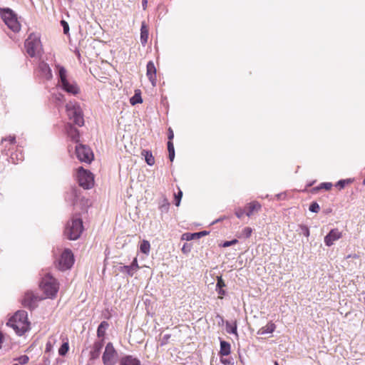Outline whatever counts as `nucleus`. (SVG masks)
<instances>
[{
    "label": "nucleus",
    "instance_id": "obj_1",
    "mask_svg": "<svg viewBox=\"0 0 365 365\" xmlns=\"http://www.w3.org/2000/svg\"><path fill=\"white\" fill-rule=\"evenodd\" d=\"M6 324L10 326L18 335H23L29 329L27 312L25 311L16 312Z\"/></svg>",
    "mask_w": 365,
    "mask_h": 365
},
{
    "label": "nucleus",
    "instance_id": "obj_2",
    "mask_svg": "<svg viewBox=\"0 0 365 365\" xmlns=\"http://www.w3.org/2000/svg\"><path fill=\"white\" fill-rule=\"evenodd\" d=\"M40 288L47 298H53L59 289L57 280L50 274H46L41 279Z\"/></svg>",
    "mask_w": 365,
    "mask_h": 365
},
{
    "label": "nucleus",
    "instance_id": "obj_3",
    "mask_svg": "<svg viewBox=\"0 0 365 365\" xmlns=\"http://www.w3.org/2000/svg\"><path fill=\"white\" fill-rule=\"evenodd\" d=\"M83 230V221L81 218L73 217L66 224L64 234L68 240L78 239Z\"/></svg>",
    "mask_w": 365,
    "mask_h": 365
},
{
    "label": "nucleus",
    "instance_id": "obj_4",
    "mask_svg": "<svg viewBox=\"0 0 365 365\" xmlns=\"http://www.w3.org/2000/svg\"><path fill=\"white\" fill-rule=\"evenodd\" d=\"M67 115L70 120L78 125L83 126L84 124V119L83 111L80 105L77 102H69L66 105Z\"/></svg>",
    "mask_w": 365,
    "mask_h": 365
},
{
    "label": "nucleus",
    "instance_id": "obj_5",
    "mask_svg": "<svg viewBox=\"0 0 365 365\" xmlns=\"http://www.w3.org/2000/svg\"><path fill=\"white\" fill-rule=\"evenodd\" d=\"M58 75L60 78V86L62 89L72 95H76L79 93V88L76 83L67 78V72L63 67L58 66Z\"/></svg>",
    "mask_w": 365,
    "mask_h": 365
},
{
    "label": "nucleus",
    "instance_id": "obj_6",
    "mask_svg": "<svg viewBox=\"0 0 365 365\" xmlns=\"http://www.w3.org/2000/svg\"><path fill=\"white\" fill-rule=\"evenodd\" d=\"M0 15L5 24L13 31L17 32L21 29L16 14L9 8L0 9Z\"/></svg>",
    "mask_w": 365,
    "mask_h": 365
},
{
    "label": "nucleus",
    "instance_id": "obj_7",
    "mask_svg": "<svg viewBox=\"0 0 365 365\" xmlns=\"http://www.w3.org/2000/svg\"><path fill=\"white\" fill-rule=\"evenodd\" d=\"M118 354L112 343L106 344L102 356V361L104 365H115L118 361Z\"/></svg>",
    "mask_w": 365,
    "mask_h": 365
},
{
    "label": "nucleus",
    "instance_id": "obj_8",
    "mask_svg": "<svg viewBox=\"0 0 365 365\" xmlns=\"http://www.w3.org/2000/svg\"><path fill=\"white\" fill-rule=\"evenodd\" d=\"M77 177L80 186L83 188L90 189L93 186L94 178L90 171L79 168Z\"/></svg>",
    "mask_w": 365,
    "mask_h": 365
},
{
    "label": "nucleus",
    "instance_id": "obj_9",
    "mask_svg": "<svg viewBox=\"0 0 365 365\" xmlns=\"http://www.w3.org/2000/svg\"><path fill=\"white\" fill-rule=\"evenodd\" d=\"M74 262V257L72 252L66 249L61 254L60 259L57 263V267L58 269L64 271L70 269Z\"/></svg>",
    "mask_w": 365,
    "mask_h": 365
},
{
    "label": "nucleus",
    "instance_id": "obj_10",
    "mask_svg": "<svg viewBox=\"0 0 365 365\" xmlns=\"http://www.w3.org/2000/svg\"><path fill=\"white\" fill-rule=\"evenodd\" d=\"M41 46L39 38L34 34L29 35L25 42V47L28 54L33 57L38 53Z\"/></svg>",
    "mask_w": 365,
    "mask_h": 365
},
{
    "label": "nucleus",
    "instance_id": "obj_11",
    "mask_svg": "<svg viewBox=\"0 0 365 365\" xmlns=\"http://www.w3.org/2000/svg\"><path fill=\"white\" fill-rule=\"evenodd\" d=\"M77 158L81 162L90 163L93 159V154L91 150L86 145H78L76 147Z\"/></svg>",
    "mask_w": 365,
    "mask_h": 365
},
{
    "label": "nucleus",
    "instance_id": "obj_12",
    "mask_svg": "<svg viewBox=\"0 0 365 365\" xmlns=\"http://www.w3.org/2000/svg\"><path fill=\"white\" fill-rule=\"evenodd\" d=\"M342 237V233L338 229H332L324 237V243L327 246L330 247L334 245V242Z\"/></svg>",
    "mask_w": 365,
    "mask_h": 365
},
{
    "label": "nucleus",
    "instance_id": "obj_13",
    "mask_svg": "<svg viewBox=\"0 0 365 365\" xmlns=\"http://www.w3.org/2000/svg\"><path fill=\"white\" fill-rule=\"evenodd\" d=\"M146 75L151 82L153 86L156 85V68L153 61H149L147 64Z\"/></svg>",
    "mask_w": 365,
    "mask_h": 365
},
{
    "label": "nucleus",
    "instance_id": "obj_14",
    "mask_svg": "<svg viewBox=\"0 0 365 365\" xmlns=\"http://www.w3.org/2000/svg\"><path fill=\"white\" fill-rule=\"evenodd\" d=\"M37 300L38 297L34 296L32 292H28L25 294L23 304L25 307L33 308L35 307Z\"/></svg>",
    "mask_w": 365,
    "mask_h": 365
},
{
    "label": "nucleus",
    "instance_id": "obj_15",
    "mask_svg": "<svg viewBox=\"0 0 365 365\" xmlns=\"http://www.w3.org/2000/svg\"><path fill=\"white\" fill-rule=\"evenodd\" d=\"M120 365H141L138 359L130 355L122 357L119 361Z\"/></svg>",
    "mask_w": 365,
    "mask_h": 365
},
{
    "label": "nucleus",
    "instance_id": "obj_16",
    "mask_svg": "<svg viewBox=\"0 0 365 365\" xmlns=\"http://www.w3.org/2000/svg\"><path fill=\"white\" fill-rule=\"evenodd\" d=\"M38 68L43 77L48 80L52 78L51 70L47 63L41 62L39 63Z\"/></svg>",
    "mask_w": 365,
    "mask_h": 365
},
{
    "label": "nucleus",
    "instance_id": "obj_17",
    "mask_svg": "<svg viewBox=\"0 0 365 365\" xmlns=\"http://www.w3.org/2000/svg\"><path fill=\"white\" fill-rule=\"evenodd\" d=\"M261 208L259 202L254 201L247 205L246 209L247 210L246 215L248 217L252 216L255 212H258Z\"/></svg>",
    "mask_w": 365,
    "mask_h": 365
},
{
    "label": "nucleus",
    "instance_id": "obj_18",
    "mask_svg": "<svg viewBox=\"0 0 365 365\" xmlns=\"http://www.w3.org/2000/svg\"><path fill=\"white\" fill-rule=\"evenodd\" d=\"M138 264L137 258H134L132 264L130 266H124L123 271L126 272L129 275L133 276L134 272L138 269Z\"/></svg>",
    "mask_w": 365,
    "mask_h": 365
},
{
    "label": "nucleus",
    "instance_id": "obj_19",
    "mask_svg": "<svg viewBox=\"0 0 365 365\" xmlns=\"http://www.w3.org/2000/svg\"><path fill=\"white\" fill-rule=\"evenodd\" d=\"M148 39V29L145 25V24L143 22L141 25L140 29V42L141 43L145 46Z\"/></svg>",
    "mask_w": 365,
    "mask_h": 365
},
{
    "label": "nucleus",
    "instance_id": "obj_20",
    "mask_svg": "<svg viewBox=\"0 0 365 365\" xmlns=\"http://www.w3.org/2000/svg\"><path fill=\"white\" fill-rule=\"evenodd\" d=\"M276 328V326L272 322L267 323L264 327H262L259 331V334H271L272 333Z\"/></svg>",
    "mask_w": 365,
    "mask_h": 365
},
{
    "label": "nucleus",
    "instance_id": "obj_21",
    "mask_svg": "<svg viewBox=\"0 0 365 365\" xmlns=\"http://www.w3.org/2000/svg\"><path fill=\"white\" fill-rule=\"evenodd\" d=\"M103 346V340L97 341L94 343L93 346V351L91 352L92 357H98L100 354L101 350Z\"/></svg>",
    "mask_w": 365,
    "mask_h": 365
},
{
    "label": "nucleus",
    "instance_id": "obj_22",
    "mask_svg": "<svg viewBox=\"0 0 365 365\" xmlns=\"http://www.w3.org/2000/svg\"><path fill=\"white\" fill-rule=\"evenodd\" d=\"M141 155L145 158V160L148 165L151 166L155 164V158L150 151L143 150Z\"/></svg>",
    "mask_w": 365,
    "mask_h": 365
},
{
    "label": "nucleus",
    "instance_id": "obj_23",
    "mask_svg": "<svg viewBox=\"0 0 365 365\" xmlns=\"http://www.w3.org/2000/svg\"><path fill=\"white\" fill-rule=\"evenodd\" d=\"M67 133L72 138V140L77 141L78 138V130L71 124L67 126Z\"/></svg>",
    "mask_w": 365,
    "mask_h": 365
},
{
    "label": "nucleus",
    "instance_id": "obj_24",
    "mask_svg": "<svg viewBox=\"0 0 365 365\" xmlns=\"http://www.w3.org/2000/svg\"><path fill=\"white\" fill-rule=\"evenodd\" d=\"M220 353L222 356L229 355L230 353V344L227 341H221Z\"/></svg>",
    "mask_w": 365,
    "mask_h": 365
},
{
    "label": "nucleus",
    "instance_id": "obj_25",
    "mask_svg": "<svg viewBox=\"0 0 365 365\" xmlns=\"http://www.w3.org/2000/svg\"><path fill=\"white\" fill-rule=\"evenodd\" d=\"M217 285H216V291L217 292V293L220 295L223 296L225 294V291L224 289H222V287H225V282L222 279L221 276H218L217 277Z\"/></svg>",
    "mask_w": 365,
    "mask_h": 365
},
{
    "label": "nucleus",
    "instance_id": "obj_26",
    "mask_svg": "<svg viewBox=\"0 0 365 365\" xmlns=\"http://www.w3.org/2000/svg\"><path fill=\"white\" fill-rule=\"evenodd\" d=\"M140 251L146 255H148L150 250V245L148 240H143L140 245Z\"/></svg>",
    "mask_w": 365,
    "mask_h": 365
},
{
    "label": "nucleus",
    "instance_id": "obj_27",
    "mask_svg": "<svg viewBox=\"0 0 365 365\" xmlns=\"http://www.w3.org/2000/svg\"><path fill=\"white\" fill-rule=\"evenodd\" d=\"M108 323L105 321L102 322L98 327V330H97L98 336V337L103 336L105 334L106 330L108 329Z\"/></svg>",
    "mask_w": 365,
    "mask_h": 365
},
{
    "label": "nucleus",
    "instance_id": "obj_28",
    "mask_svg": "<svg viewBox=\"0 0 365 365\" xmlns=\"http://www.w3.org/2000/svg\"><path fill=\"white\" fill-rule=\"evenodd\" d=\"M226 331L229 334H235L237 336V323L234 322L233 323H230L228 322H226Z\"/></svg>",
    "mask_w": 365,
    "mask_h": 365
},
{
    "label": "nucleus",
    "instance_id": "obj_29",
    "mask_svg": "<svg viewBox=\"0 0 365 365\" xmlns=\"http://www.w3.org/2000/svg\"><path fill=\"white\" fill-rule=\"evenodd\" d=\"M142 102L143 99L140 92H135V95L130 99V103L133 106L137 103H141Z\"/></svg>",
    "mask_w": 365,
    "mask_h": 365
},
{
    "label": "nucleus",
    "instance_id": "obj_30",
    "mask_svg": "<svg viewBox=\"0 0 365 365\" xmlns=\"http://www.w3.org/2000/svg\"><path fill=\"white\" fill-rule=\"evenodd\" d=\"M168 150L169 153V158L170 161H173L175 158V150L173 144L171 141L168 142Z\"/></svg>",
    "mask_w": 365,
    "mask_h": 365
},
{
    "label": "nucleus",
    "instance_id": "obj_31",
    "mask_svg": "<svg viewBox=\"0 0 365 365\" xmlns=\"http://www.w3.org/2000/svg\"><path fill=\"white\" fill-rule=\"evenodd\" d=\"M68 349H69L68 343V342H65L59 348L58 354L61 356H65L66 354V353L68 352Z\"/></svg>",
    "mask_w": 365,
    "mask_h": 365
},
{
    "label": "nucleus",
    "instance_id": "obj_32",
    "mask_svg": "<svg viewBox=\"0 0 365 365\" xmlns=\"http://www.w3.org/2000/svg\"><path fill=\"white\" fill-rule=\"evenodd\" d=\"M252 232V229L251 227H246L242 231V235L244 237L248 238L251 236Z\"/></svg>",
    "mask_w": 365,
    "mask_h": 365
},
{
    "label": "nucleus",
    "instance_id": "obj_33",
    "mask_svg": "<svg viewBox=\"0 0 365 365\" xmlns=\"http://www.w3.org/2000/svg\"><path fill=\"white\" fill-rule=\"evenodd\" d=\"M55 344V340H51L49 339L46 344V349H45V352L46 353H48V352H51L53 349V344Z\"/></svg>",
    "mask_w": 365,
    "mask_h": 365
},
{
    "label": "nucleus",
    "instance_id": "obj_34",
    "mask_svg": "<svg viewBox=\"0 0 365 365\" xmlns=\"http://www.w3.org/2000/svg\"><path fill=\"white\" fill-rule=\"evenodd\" d=\"M205 235H207V232L205 231L190 234V237H187V240H193V239H195V238H199L201 236H204Z\"/></svg>",
    "mask_w": 365,
    "mask_h": 365
},
{
    "label": "nucleus",
    "instance_id": "obj_35",
    "mask_svg": "<svg viewBox=\"0 0 365 365\" xmlns=\"http://www.w3.org/2000/svg\"><path fill=\"white\" fill-rule=\"evenodd\" d=\"M320 210L319 205L317 202H312L309 206V210L312 212H318Z\"/></svg>",
    "mask_w": 365,
    "mask_h": 365
},
{
    "label": "nucleus",
    "instance_id": "obj_36",
    "mask_svg": "<svg viewBox=\"0 0 365 365\" xmlns=\"http://www.w3.org/2000/svg\"><path fill=\"white\" fill-rule=\"evenodd\" d=\"M17 360L19 361V364H26L28 363L29 359V356H27L26 355H23L19 357Z\"/></svg>",
    "mask_w": 365,
    "mask_h": 365
},
{
    "label": "nucleus",
    "instance_id": "obj_37",
    "mask_svg": "<svg viewBox=\"0 0 365 365\" xmlns=\"http://www.w3.org/2000/svg\"><path fill=\"white\" fill-rule=\"evenodd\" d=\"M301 230L302 231V233L304 236H306L307 237H308L310 235V232H309V228L305 226V225H302L301 226Z\"/></svg>",
    "mask_w": 365,
    "mask_h": 365
},
{
    "label": "nucleus",
    "instance_id": "obj_38",
    "mask_svg": "<svg viewBox=\"0 0 365 365\" xmlns=\"http://www.w3.org/2000/svg\"><path fill=\"white\" fill-rule=\"evenodd\" d=\"M245 214V210L242 208H237L235 210V215L238 218H241Z\"/></svg>",
    "mask_w": 365,
    "mask_h": 365
},
{
    "label": "nucleus",
    "instance_id": "obj_39",
    "mask_svg": "<svg viewBox=\"0 0 365 365\" xmlns=\"http://www.w3.org/2000/svg\"><path fill=\"white\" fill-rule=\"evenodd\" d=\"M182 193L181 191L178 192V195H175V205L179 206L180 203V200L182 197Z\"/></svg>",
    "mask_w": 365,
    "mask_h": 365
},
{
    "label": "nucleus",
    "instance_id": "obj_40",
    "mask_svg": "<svg viewBox=\"0 0 365 365\" xmlns=\"http://www.w3.org/2000/svg\"><path fill=\"white\" fill-rule=\"evenodd\" d=\"M237 240H233L232 241H227L223 244V247H227L229 246H231L232 245H235L237 242Z\"/></svg>",
    "mask_w": 365,
    "mask_h": 365
},
{
    "label": "nucleus",
    "instance_id": "obj_41",
    "mask_svg": "<svg viewBox=\"0 0 365 365\" xmlns=\"http://www.w3.org/2000/svg\"><path fill=\"white\" fill-rule=\"evenodd\" d=\"M331 187H332V184L331 182H325V183H322L321 185V187H324L326 190H329V189H331Z\"/></svg>",
    "mask_w": 365,
    "mask_h": 365
},
{
    "label": "nucleus",
    "instance_id": "obj_42",
    "mask_svg": "<svg viewBox=\"0 0 365 365\" xmlns=\"http://www.w3.org/2000/svg\"><path fill=\"white\" fill-rule=\"evenodd\" d=\"M61 24L63 26V31H64L65 34H66L68 31V30H69L68 25V24L65 21H62Z\"/></svg>",
    "mask_w": 365,
    "mask_h": 365
},
{
    "label": "nucleus",
    "instance_id": "obj_43",
    "mask_svg": "<svg viewBox=\"0 0 365 365\" xmlns=\"http://www.w3.org/2000/svg\"><path fill=\"white\" fill-rule=\"evenodd\" d=\"M4 140H5V141L8 140L10 142V143H14L16 141V139H15V137L9 136L7 138H5Z\"/></svg>",
    "mask_w": 365,
    "mask_h": 365
},
{
    "label": "nucleus",
    "instance_id": "obj_44",
    "mask_svg": "<svg viewBox=\"0 0 365 365\" xmlns=\"http://www.w3.org/2000/svg\"><path fill=\"white\" fill-rule=\"evenodd\" d=\"M346 180H339L338 182H337V185H339L341 188H343L345 185V183H346Z\"/></svg>",
    "mask_w": 365,
    "mask_h": 365
},
{
    "label": "nucleus",
    "instance_id": "obj_45",
    "mask_svg": "<svg viewBox=\"0 0 365 365\" xmlns=\"http://www.w3.org/2000/svg\"><path fill=\"white\" fill-rule=\"evenodd\" d=\"M174 137V134H173V130L170 128L169 129V135H168V139H169V141H171L173 140Z\"/></svg>",
    "mask_w": 365,
    "mask_h": 365
},
{
    "label": "nucleus",
    "instance_id": "obj_46",
    "mask_svg": "<svg viewBox=\"0 0 365 365\" xmlns=\"http://www.w3.org/2000/svg\"><path fill=\"white\" fill-rule=\"evenodd\" d=\"M147 4H148V0H143L142 5H143V9H146Z\"/></svg>",
    "mask_w": 365,
    "mask_h": 365
},
{
    "label": "nucleus",
    "instance_id": "obj_47",
    "mask_svg": "<svg viewBox=\"0 0 365 365\" xmlns=\"http://www.w3.org/2000/svg\"><path fill=\"white\" fill-rule=\"evenodd\" d=\"M19 160H23V156L21 155V158L19 159Z\"/></svg>",
    "mask_w": 365,
    "mask_h": 365
},
{
    "label": "nucleus",
    "instance_id": "obj_48",
    "mask_svg": "<svg viewBox=\"0 0 365 365\" xmlns=\"http://www.w3.org/2000/svg\"><path fill=\"white\" fill-rule=\"evenodd\" d=\"M274 365H279V364L277 361H275Z\"/></svg>",
    "mask_w": 365,
    "mask_h": 365
},
{
    "label": "nucleus",
    "instance_id": "obj_49",
    "mask_svg": "<svg viewBox=\"0 0 365 365\" xmlns=\"http://www.w3.org/2000/svg\"><path fill=\"white\" fill-rule=\"evenodd\" d=\"M363 184L365 185V178L364 179Z\"/></svg>",
    "mask_w": 365,
    "mask_h": 365
},
{
    "label": "nucleus",
    "instance_id": "obj_50",
    "mask_svg": "<svg viewBox=\"0 0 365 365\" xmlns=\"http://www.w3.org/2000/svg\"><path fill=\"white\" fill-rule=\"evenodd\" d=\"M11 158L14 159V154L11 155Z\"/></svg>",
    "mask_w": 365,
    "mask_h": 365
},
{
    "label": "nucleus",
    "instance_id": "obj_51",
    "mask_svg": "<svg viewBox=\"0 0 365 365\" xmlns=\"http://www.w3.org/2000/svg\"><path fill=\"white\" fill-rule=\"evenodd\" d=\"M13 365H19V364H13Z\"/></svg>",
    "mask_w": 365,
    "mask_h": 365
}]
</instances>
